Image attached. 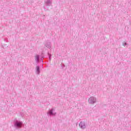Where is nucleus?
Wrapping results in <instances>:
<instances>
[{"label": "nucleus", "instance_id": "nucleus-11", "mask_svg": "<svg viewBox=\"0 0 131 131\" xmlns=\"http://www.w3.org/2000/svg\"><path fill=\"white\" fill-rule=\"evenodd\" d=\"M41 60L42 62H43V59H42V58H41Z\"/></svg>", "mask_w": 131, "mask_h": 131}, {"label": "nucleus", "instance_id": "nucleus-6", "mask_svg": "<svg viewBox=\"0 0 131 131\" xmlns=\"http://www.w3.org/2000/svg\"><path fill=\"white\" fill-rule=\"evenodd\" d=\"M79 126L81 127V128H85V124H84V122H81L79 123Z\"/></svg>", "mask_w": 131, "mask_h": 131}, {"label": "nucleus", "instance_id": "nucleus-5", "mask_svg": "<svg viewBox=\"0 0 131 131\" xmlns=\"http://www.w3.org/2000/svg\"><path fill=\"white\" fill-rule=\"evenodd\" d=\"M89 102L91 104H94V103L96 102V99H95V98L94 97H91L90 98H89Z\"/></svg>", "mask_w": 131, "mask_h": 131}, {"label": "nucleus", "instance_id": "nucleus-2", "mask_svg": "<svg viewBox=\"0 0 131 131\" xmlns=\"http://www.w3.org/2000/svg\"><path fill=\"white\" fill-rule=\"evenodd\" d=\"M55 109L51 108L47 113L48 116H55L57 114V113H54Z\"/></svg>", "mask_w": 131, "mask_h": 131}, {"label": "nucleus", "instance_id": "nucleus-8", "mask_svg": "<svg viewBox=\"0 0 131 131\" xmlns=\"http://www.w3.org/2000/svg\"><path fill=\"white\" fill-rule=\"evenodd\" d=\"M35 60L36 63H38V62H39V55H37L35 56Z\"/></svg>", "mask_w": 131, "mask_h": 131}, {"label": "nucleus", "instance_id": "nucleus-10", "mask_svg": "<svg viewBox=\"0 0 131 131\" xmlns=\"http://www.w3.org/2000/svg\"><path fill=\"white\" fill-rule=\"evenodd\" d=\"M20 115H21V117H23V116H24V115H23V113L21 112L20 113Z\"/></svg>", "mask_w": 131, "mask_h": 131}, {"label": "nucleus", "instance_id": "nucleus-12", "mask_svg": "<svg viewBox=\"0 0 131 131\" xmlns=\"http://www.w3.org/2000/svg\"><path fill=\"white\" fill-rule=\"evenodd\" d=\"M62 68H63L64 67H63V66H61Z\"/></svg>", "mask_w": 131, "mask_h": 131}, {"label": "nucleus", "instance_id": "nucleus-13", "mask_svg": "<svg viewBox=\"0 0 131 131\" xmlns=\"http://www.w3.org/2000/svg\"><path fill=\"white\" fill-rule=\"evenodd\" d=\"M63 67H65V66L63 65Z\"/></svg>", "mask_w": 131, "mask_h": 131}, {"label": "nucleus", "instance_id": "nucleus-7", "mask_svg": "<svg viewBox=\"0 0 131 131\" xmlns=\"http://www.w3.org/2000/svg\"><path fill=\"white\" fill-rule=\"evenodd\" d=\"M45 46L46 47V48H48V49H51L52 47L51 42H47V43L45 45Z\"/></svg>", "mask_w": 131, "mask_h": 131}, {"label": "nucleus", "instance_id": "nucleus-3", "mask_svg": "<svg viewBox=\"0 0 131 131\" xmlns=\"http://www.w3.org/2000/svg\"><path fill=\"white\" fill-rule=\"evenodd\" d=\"M40 73V68L39 66L36 67V74L38 75Z\"/></svg>", "mask_w": 131, "mask_h": 131}, {"label": "nucleus", "instance_id": "nucleus-1", "mask_svg": "<svg viewBox=\"0 0 131 131\" xmlns=\"http://www.w3.org/2000/svg\"><path fill=\"white\" fill-rule=\"evenodd\" d=\"M13 126L16 129L21 128L23 126V122L22 121L18 120L17 118H15L13 120Z\"/></svg>", "mask_w": 131, "mask_h": 131}, {"label": "nucleus", "instance_id": "nucleus-4", "mask_svg": "<svg viewBox=\"0 0 131 131\" xmlns=\"http://www.w3.org/2000/svg\"><path fill=\"white\" fill-rule=\"evenodd\" d=\"M46 6L48 7H51L52 6V0H47L45 2Z\"/></svg>", "mask_w": 131, "mask_h": 131}, {"label": "nucleus", "instance_id": "nucleus-9", "mask_svg": "<svg viewBox=\"0 0 131 131\" xmlns=\"http://www.w3.org/2000/svg\"><path fill=\"white\" fill-rule=\"evenodd\" d=\"M48 56H49V60H50V61H51V60H52V58H51V57H52V55H51V54H50V53H48Z\"/></svg>", "mask_w": 131, "mask_h": 131}]
</instances>
